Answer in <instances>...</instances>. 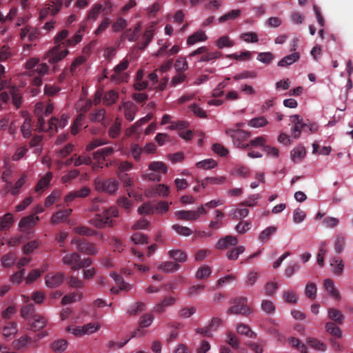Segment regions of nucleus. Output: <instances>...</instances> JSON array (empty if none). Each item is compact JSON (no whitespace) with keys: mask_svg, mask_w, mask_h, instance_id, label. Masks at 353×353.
I'll list each match as a JSON object with an SVG mask.
<instances>
[{"mask_svg":"<svg viewBox=\"0 0 353 353\" xmlns=\"http://www.w3.org/2000/svg\"><path fill=\"white\" fill-rule=\"evenodd\" d=\"M325 328L327 332H329L336 338H341L342 336V332L341 329L334 323H327L325 325Z\"/></svg>","mask_w":353,"mask_h":353,"instance_id":"obj_46","label":"nucleus"},{"mask_svg":"<svg viewBox=\"0 0 353 353\" xmlns=\"http://www.w3.org/2000/svg\"><path fill=\"white\" fill-rule=\"evenodd\" d=\"M90 189L86 186L81 188L79 190L70 192L64 199H77L79 197L84 198L89 195Z\"/></svg>","mask_w":353,"mask_h":353,"instance_id":"obj_35","label":"nucleus"},{"mask_svg":"<svg viewBox=\"0 0 353 353\" xmlns=\"http://www.w3.org/2000/svg\"><path fill=\"white\" fill-rule=\"evenodd\" d=\"M110 275L114 280L116 285L118 286V288H111L110 291L112 294H117L121 290L128 292L133 288L132 284L125 282L123 278L116 272H111Z\"/></svg>","mask_w":353,"mask_h":353,"instance_id":"obj_11","label":"nucleus"},{"mask_svg":"<svg viewBox=\"0 0 353 353\" xmlns=\"http://www.w3.org/2000/svg\"><path fill=\"white\" fill-rule=\"evenodd\" d=\"M63 6V0H51V4L48 7V11L52 15L57 14Z\"/></svg>","mask_w":353,"mask_h":353,"instance_id":"obj_60","label":"nucleus"},{"mask_svg":"<svg viewBox=\"0 0 353 353\" xmlns=\"http://www.w3.org/2000/svg\"><path fill=\"white\" fill-rule=\"evenodd\" d=\"M247 298H241V302L239 304H236L232 307H231L228 310V313L234 314H243V315H249L252 313V310L247 305H244V303L247 302Z\"/></svg>","mask_w":353,"mask_h":353,"instance_id":"obj_14","label":"nucleus"},{"mask_svg":"<svg viewBox=\"0 0 353 353\" xmlns=\"http://www.w3.org/2000/svg\"><path fill=\"white\" fill-rule=\"evenodd\" d=\"M96 190L103 192L108 194H113L118 189L119 182L113 178L102 179L97 178L94 181Z\"/></svg>","mask_w":353,"mask_h":353,"instance_id":"obj_5","label":"nucleus"},{"mask_svg":"<svg viewBox=\"0 0 353 353\" xmlns=\"http://www.w3.org/2000/svg\"><path fill=\"white\" fill-rule=\"evenodd\" d=\"M121 122L119 118L114 120V122L110 126L108 130L109 136L113 139L119 137L121 132Z\"/></svg>","mask_w":353,"mask_h":353,"instance_id":"obj_41","label":"nucleus"},{"mask_svg":"<svg viewBox=\"0 0 353 353\" xmlns=\"http://www.w3.org/2000/svg\"><path fill=\"white\" fill-rule=\"evenodd\" d=\"M316 220H321L322 225L326 228H334L339 223V219L336 217L325 216V213L319 212L316 216Z\"/></svg>","mask_w":353,"mask_h":353,"instance_id":"obj_17","label":"nucleus"},{"mask_svg":"<svg viewBox=\"0 0 353 353\" xmlns=\"http://www.w3.org/2000/svg\"><path fill=\"white\" fill-rule=\"evenodd\" d=\"M71 243L75 245L77 249L84 254L95 255L98 253V249L93 243L74 239L71 241Z\"/></svg>","mask_w":353,"mask_h":353,"instance_id":"obj_7","label":"nucleus"},{"mask_svg":"<svg viewBox=\"0 0 353 353\" xmlns=\"http://www.w3.org/2000/svg\"><path fill=\"white\" fill-rule=\"evenodd\" d=\"M277 231V228L276 226H268L265 228L259 236V241L261 243L267 242L271 236L274 234Z\"/></svg>","mask_w":353,"mask_h":353,"instance_id":"obj_31","label":"nucleus"},{"mask_svg":"<svg viewBox=\"0 0 353 353\" xmlns=\"http://www.w3.org/2000/svg\"><path fill=\"white\" fill-rule=\"evenodd\" d=\"M292 123H294V126L292 129L293 136L295 139L300 137L301 131H305L307 124L303 122V119L299 115L294 114L290 117Z\"/></svg>","mask_w":353,"mask_h":353,"instance_id":"obj_12","label":"nucleus"},{"mask_svg":"<svg viewBox=\"0 0 353 353\" xmlns=\"http://www.w3.org/2000/svg\"><path fill=\"white\" fill-rule=\"evenodd\" d=\"M291 159L292 161H301L306 154V150L303 145H298L291 151Z\"/></svg>","mask_w":353,"mask_h":353,"instance_id":"obj_30","label":"nucleus"},{"mask_svg":"<svg viewBox=\"0 0 353 353\" xmlns=\"http://www.w3.org/2000/svg\"><path fill=\"white\" fill-rule=\"evenodd\" d=\"M205 210L203 206L199 208L197 210H179L175 212V216L179 219L188 221L196 220L202 214H205Z\"/></svg>","mask_w":353,"mask_h":353,"instance_id":"obj_10","label":"nucleus"},{"mask_svg":"<svg viewBox=\"0 0 353 353\" xmlns=\"http://www.w3.org/2000/svg\"><path fill=\"white\" fill-rule=\"evenodd\" d=\"M245 251V248L243 245H239L234 249L230 250L226 253V257L229 260H236L239 256Z\"/></svg>","mask_w":353,"mask_h":353,"instance_id":"obj_50","label":"nucleus"},{"mask_svg":"<svg viewBox=\"0 0 353 353\" xmlns=\"http://www.w3.org/2000/svg\"><path fill=\"white\" fill-rule=\"evenodd\" d=\"M103 5L100 3L94 4L88 12L86 19L88 20L95 21L99 14L102 12Z\"/></svg>","mask_w":353,"mask_h":353,"instance_id":"obj_48","label":"nucleus"},{"mask_svg":"<svg viewBox=\"0 0 353 353\" xmlns=\"http://www.w3.org/2000/svg\"><path fill=\"white\" fill-rule=\"evenodd\" d=\"M118 98V93L111 90L107 92L103 97V103L107 105H110L114 103Z\"/></svg>","mask_w":353,"mask_h":353,"instance_id":"obj_54","label":"nucleus"},{"mask_svg":"<svg viewBox=\"0 0 353 353\" xmlns=\"http://www.w3.org/2000/svg\"><path fill=\"white\" fill-rule=\"evenodd\" d=\"M236 330L239 334L245 335L249 338L256 337V334L252 332L247 325L240 324L237 325Z\"/></svg>","mask_w":353,"mask_h":353,"instance_id":"obj_59","label":"nucleus"},{"mask_svg":"<svg viewBox=\"0 0 353 353\" xmlns=\"http://www.w3.org/2000/svg\"><path fill=\"white\" fill-rule=\"evenodd\" d=\"M18 332L17 324L13 322L7 323L3 327V335L6 339H12Z\"/></svg>","mask_w":353,"mask_h":353,"instance_id":"obj_28","label":"nucleus"},{"mask_svg":"<svg viewBox=\"0 0 353 353\" xmlns=\"http://www.w3.org/2000/svg\"><path fill=\"white\" fill-rule=\"evenodd\" d=\"M13 222L14 219L11 214L8 213L5 214L3 217L0 218V231L9 229Z\"/></svg>","mask_w":353,"mask_h":353,"instance_id":"obj_44","label":"nucleus"},{"mask_svg":"<svg viewBox=\"0 0 353 353\" xmlns=\"http://www.w3.org/2000/svg\"><path fill=\"white\" fill-rule=\"evenodd\" d=\"M208 39L207 35L203 30H198L190 37L187 39V44L189 46L194 45L199 41H205Z\"/></svg>","mask_w":353,"mask_h":353,"instance_id":"obj_27","label":"nucleus"},{"mask_svg":"<svg viewBox=\"0 0 353 353\" xmlns=\"http://www.w3.org/2000/svg\"><path fill=\"white\" fill-rule=\"evenodd\" d=\"M10 95L12 99V103L16 106L17 108L21 107L22 103V98L19 92V90L14 87H12L10 90Z\"/></svg>","mask_w":353,"mask_h":353,"instance_id":"obj_58","label":"nucleus"},{"mask_svg":"<svg viewBox=\"0 0 353 353\" xmlns=\"http://www.w3.org/2000/svg\"><path fill=\"white\" fill-rule=\"evenodd\" d=\"M225 133L232 139L233 145L242 150H248V145L246 141L250 137L251 133L248 131L239 128H228Z\"/></svg>","mask_w":353,"mask_h":353,"instance_id":"obj_1","label":"nucleus"},{"mask_svg":"<svg viewBox=\"0 0 353 353\" xmlns=\"http://www.w3.org/2000/svg\"><path fill=\"white\" fill-rule=\"evenodd\" d=\"M170 257L172 258L177 262L184 263L187 260V255L180 250H172L169 251Z\"/></svg>","mask_w":353,"mask_h":353,"instance_id":"obj_45","label":"nucleus"},{"mask_svg":"<svg viewBox=\"0 0 353 353\" xmlns=\"http://www.w3.org/2000/svg\"><path fill=\"white\" fill-rule=\"evenodd\" d=\"M32 339L27 335L21 336L18 339L13 341V347L17 350H21L27 347L31 343Z\"/></svg>","mask_w":353,"mask_h":353,"instance_id":"obj_36","label":"nucleus"},{"mask_svg":"<svg viewBox=\"0 0 353 353\" xmlns=\"http://www.w3.org/2000/svg\"><path fill=\"white\" fill-rule=\"evenodd\" d=\"M217 165L216 162L212 159H207L196 163V165L198 168L209 170L214 168Z\"/></svg>","mask_w":353,"mask_h":353,"instance_id":"obj_57","label":"nucleus"},{"mask_svg":"<svg viewBox=\"0 0 353 353\" xmlns=\"http://www.w3.org/2000/svg\"><path fill=\"white\" fill-rule=\"evenodd\" d=\"M266 139L264 137H256L251 141H250L249 143H248V149L250 150V148H261L263 150L264 147L265 146Z\"/></svg>","mask_w":353,"mask_h":353,"instance_id":"obj_52","label":"nucleus"},{"mask_svg":"<svg viewBox=\"0 0 353 353\" xmlns=\"http://www.w3.org/2000/svg\"><path fill=\"white\" fill-rule=\"evenodd\" d=\"M71 212L72 210L70 208L59 210L53 214L51 219V222L53 224H58L60 222L65 221Z\"/></svg>","mask_w":353,"mask_h":353,"instance_id":"obj_29","label":"nucleus"},{"mask_svg":"<svg viewBox=\"0 0 353 353\" xmlns=\"http://www.w3.org/2000/svg\"><path fill=\"white\" fill-rule=\"evenodd\" d=\"M325 290L328 296L334 300L339 301L341 299L339 292L335 286L334 281L331 279H326L323 281Z\"/></svg>","mask_w":353,"mask_h":353,"instance_id":"obj_16","label":"nucleus"},{"mask_svg":"<svg viewBox=\"0 0 353 353\" xmlns=\"http://www.w3.org/2000/svg\"><path fill=\"white\" fill-rule=\"evenodd\" d=\"M157 268L159 271H161L163 272L171 273L178 270L179 268V265L177 263H175L172 261H166L161 263L158 265Z\"/></svg>","mask_w":353,"mask_h":353,"instance_id":"obj_32","label":"nucleus"},{"mask_svg":"<svg viewBox=\"0 0 353 353\" xmlns=\"http://www.w3.org/2000/svg\"><path fill=\"white\" fill-rule=\"evenodd\" d=\"M149 172L143 174V179L153 181H160L161 180V174H166L168 167L162 161H152L148 165Z\"/></svg>","mask_w":353,"mask_h":353,"instance_id":"obj_2","label":"nucleus"},{"mask_svg":"<svg viewBox=\"0 0 353 353\" xmlns=\"http://www.w3.org/2000/svg\"><path fill=\"white\" fill-rule=\"evenodd\" d=\"M129 65V62L126 59H123L119 64H117L114 68V74L110 77L112 81L116 83H120L123 81V78L121 73L125 70Z\"/></svg>","mask_w":353,"mask_h":353,"instance_id":"obj_15","label":"nucleus"},{"mask_svg":"<svg viewBox=\"0 0 353 353\" xmlns=\"http://www.w3.org/2000/svg\"><path fill=\"white\" fill-rule=\"evenodd\" d=\"M128 26V22L125 19L120 17L114 21L112 26V31L119 32L124 30Z\"/></svg>","mask_w":353,"mask_h":353,"instance_id":"obj_63","label":"nucleus"},{"mask_svg":"<svg viewBox=\"0 0 353 353\" xmlns=\"http://www.w3.org/2000/svg\"><path fill=\"white\" fill-rule=\"evenodd\" d=\"M176 301V299L173 296L165 297L160 303L154 305L153 311L159 314L163 313L167 307L172 306Z\"/></svg>","mask_w":353,"mask_h":353,"instance_id":"obj_19","label":"nucleus"},{"mask_svg":"<svg viewBox=\"0 0 353 353\" xmlns=\"http://www.w3.org/2000/svg\"><path fill=\"white\" fill-rule=\"evenodd\" d=\"M157 200L149 201L139 207L137 211L140 214H150L157 212L163 213L168 210L169 203L167 201L156 202Z\"/></svg>","mask_w":353,"mask_h":353,"instance_id":"obj_3","label":"nucleus"},{"mask_svg":"<svg viewBox=\"0 0 353 353\" xmlns=\"http://www.w3.org/2000/svg\"><path fill=\"white\" fill-rule=\"evenodd\" d=\"M118 210L116 208H111L105 210L102 214H97L91 221L92 223L97 228H104L105 226H112L113 221L112 218L118 216Z\"/></svg>","mask_w":353,"mask_h":353,"instance_id":"obj_4","label":"nucleus"},{"mask_svg":"<svg viewBox=\"0 0 353 353\" xmlns=\"http://www.w3.org/2000/svg\"><path fill=\"white\" fill-rule=\"evenodd\" d=\"M41 242L39 240H34L25 244L23 247V253L26 254L33 252L39 246Z\"/></svg>","mask_w":353,"mask_h":353,"instance_id":"obj_64","label":"nucleus"},{"mask_svg":"<svg viewBox=\"0 0 353 353\" xmlns=\"http://www.w3.org/2000/svg\"><path fill=\"white\" fill-rule=\"evenodd\" d=\"M299 57L300 56L298 52H294L291 54L287 55L278 62V66L286 67L288 65H290L294 63V62L297 61Z\"/></svg>","mask_w":353,"mask_h":353,"instance_id":"obj_33","label":"nucleus"},{"mask_svg":"<svg viewBox=\"0 0 353 353\" xmlns=\"http://www.w3.org/2000/svg\"><path fill=\"white\" fill-rule=\"evenodd\" d=\"M328 317L340 325L343 323L344 320V316L341 311L334 307L328 310Z\"/></svg>","mask_w":353,"mask_h":353,"instance_id":"obj_38","label":"nucleus"},{"mask_svg":"<svg viewBox=\"0 0 353 353\" xmlns=\"http://www.w3.org/2000/svg\"><path fill=\"white\" fill-rule=\"evenodd\" d=\"M38 221L39 217L34 215L24 217L19 223V228L21 231L27 230L36 225Z\"/></svg>","mask_w":353,"mask_h":353,"instance_id":"obj_22","label":"nucleus"},{"mask_svg":"<svg viewBox=\"0 0 353 353\" xmlns=\"http://www.w3.org/2000/svg\"><path fill=\"white\" fill-rule=\"evenodd\" d=\"M305 293L307 298L314 300L316 297L317 287L314 283L310 282L307 283L305 288Z\"/></svg>","mask_w":353,"mask_h":353,"instance_id":"obj_51","label":"nucleus"},{"mask_svg":"<svg viewBox=\"0 0 353 353\" xmlns=\"http://www.w3.org/2000/svg\"><path fill=\"white\" fill-rule=\"evenodd\" d=\"M46 323V319L43 316L39 314L34 315L30 330L34 332L39 330L44 327Z\"/></svg>","mask_w":353,"mask_h":353,"instance_id":"obj_34","label":"nucleus"},{"mask_svg":"<svg viewBox=\"0 0 353 353\" xmlns=\"http://www.w3.org/2000/svg\"><path fill=\"white\" fill-rule=\"evenodd\" d=\"M331 272L336 276L343 274L345 265L343 259L339 256H334L330 259Z\"/></svg>","mask_w":353,"mask_h":353,"instance_id":"obj_13","label":"nucleus"},{"mask_svg":"<svg viewBox=\"0 0 353 353\" xmlns=\"http://www.w3.org/2000/svg\"><path fill=\"white\" fill-rule=\"evenodd\" d=\"M146 305L143 302H137L132 304L128 309V312L131 315L137 314L145 310Z\"/></svg>","mask_w":353,"mask_h":353,"instance_id":"obj_56","label":"nucleus"},{"mask_svg":"<svg viewBox=\"0 0 353 353\" xmlns=\"http://www.w3.org/2000/svg\"><path fill=\"white\" fill-rule=\"evenodd\" d=\"M238 243V239L234 236L228 235L220 239L217 243L216 248L219 250L228 248L231 245H236Z\"/></svg>","mask_w":353,"mask_h":353,"instance_id":"obj_20","label":"nucleus"},{"mask_svg":"<svg viewBox=\"0 0 353 353\" xmlns=\"http://www.w3.org/2000/svg\"><path fill=\"white\" fill-rule=\"evenodd\" d=\"M114 152V149L112 147H106L98 150L93 153V158L95 160H105V157L111 155Z\"/></svg>","mask_w":353,"mask_h":353,"instance_id":"obj_26","label":"nucleus"},{"mask_svg":"<svg viewBox=\"0 0 353 353\" xmlns=\"http://www.w3.org/2000/svg\"><path fill=\"white\" fill-rule=\"evenodd\" d=\"M241 14V10H232L219 18V23H222L228 20L235 19Z\"/></svg>","mask_w":353,"mask_h":353,"instance_id":"obj_49","label":"nucleus"},{"mask_svg":"<svg viewBox=\"0 0 353 353\" xmlns=\"http://www.w3.org/2000/svg\"><path fill=\"white\" fill-rule=\"evenodd\" d=\"M21 131L24 138L28 139L32 135L31 119L26 118L21 127Z\"/></svg>","mask_w":353,"mask_h":353,"instance_id":"obj_61","label":"nucleus"},{"mask_svg":"<svg viewBox=\"0 0 353 353\" xmlns=\"http://www.w3.org/2000/svg\"><path fill=\"white\" fill-rule=\"evenodd\" d=\"M346 238L342 234H337L333 239V247L336 254L341 253L345 247Z\"/></svg>","mask_w":353,"mask_h":353,"instance_id":"obj_24","label":"nucleus"},{"mask_svg":"<svg viewBox=\"0 0 353 353\" xmlns=\"http://www.w3.org/2000/svg\"><path fill=\"white\" fill-rule=\"evenodd\" d=\"M105 109H99L90 114V119L93 122H100L103 125H106L105 122Z\"/></svg>","mask_w":353,"mask_h":353,"instance_id":"obj_37","label":"nucleus"},{"mask_svg":"<svg viewBox=\"0 0 353 353\" xmlns=\"http://www.w3.org/2000/svg\"><path fill=\"white\" fill-rule=\"evenodd\" d=\"M68 122V117L65 114L61 115L60 119L56 117L50 119L48 123V130L56 131L57 128H63L65 126Z\"/></svg>","mask_w":353,"mask_h":353,"instance_id":"obj_21","label":"nucleus"},{"mask_svg":"<svg viewBox=\"0 0 353 353\" xmlns=\"http://www.w3.org/2000/svg\"><path fill=\"white\" fill-rule=\"evenodd\" d=\"M124 114L125 119L129 121H132L134 119L135 114L138 111L137 107L132 103H125L123 105Z\"/></svg>","mask_w":353,"mask_h":353,"instance_id":"obj_25","label":"nucleus"},{"mask_svg":"<svg viewBox=\"0 0 353 353\" xmlns=\"http://www.w3.org/2000/svg\"><path fill=\"white\" fill-rule=\"evenodd\" d=\"M82 298V294L78 292H73L68 295H65L63 297L61 300V303L63 305H68L72 303L75 301H78L81 300Z\"/></svg>","mask_w":353,"mask_h":353,"instance_id":"obj_53","label":"nucleus"},{"mask_svg":"<svg viewBox=\"0 0 353 353\" xmlns=\"http://www.w3.org/2000/svg\"><path fill=\"white\" fill-rule=\"evenodd\" d=\"M17 260V256L13 252H9L3 255L1 259V265L4 268L12 267Z\"/></svg>","mask_w":353,"mask_h":353,"instance_id":"obj_39","label":"nucleus"},{"mask_svg":"<svg viewBox=\"0 0 353 353\" xmlns=\"http://www.w3.org/2000/svg\"><path fill=\"white\" fill-rule=\"evenodd\" d=\"M326 254V243L325 241H323L319 245V251L316 255V262L321 267L324 266V259Z\"/></svg>","mask_w":353,"mask_h":353,"instance_id":"obj_40","label":"nucleus"},{"mask_svg":"<svg viewBox=\"0 0 353 353\" xmlns=\"http://www.w3.org/2000/svg\"><path fill=\"white\" fill-rule=\"evenodd\" d=\"M215 43L219 49L231 48L234 45V42L228 36L221 37L216 41Z\"/></svg>","mask_w":353,"mask_h":353,"instance_id":"obj_42","label":"nucleus"},{"mask_svg":"<svg viewBox=\"0 0 353 353\" xmlns=\"http://www.w3.org/2000/svg\"><path fill=\"white\" fill-rule=\"evenodd\" d=\"M101 327V325L98 323H89L82 325V330L84 335H90L97 332Z\"/></svg>","mask_w":353,"mask_h":353,"instance_id":"obj_43","label":"nucleus"},{"mask_svg":"<svg viewBox=\"0 0 353 353\" xmlns=\"http://www.w3.org/2000/svg\"><path fill=\"white\" fill-rule=\"evenodd\" d=\"M64 281V274L62 272H50L45 276V283L48 288H57Z\"/></svg>","mask_w":353,"mask_h":353,"instance_id":"obj_8","label":"nucleus"},{"mask_svg":"<svg viewBox=\"0 0 353 353\" xmlns=\"http://www.w3.org/2000/svg\"><path fill=\"white\" fill-rule=\"evenodd\" d=\"M169 187L161 183L152 185L145 191L146 196L150 197H166L169 196Z\"/></svg>","mask_w":353,"mask_h":353,"instance_id":"obj_9","label":"nucleus"},{"mask_svg":"<svg viewBox=\"0 0 353 353\" xmlns=\"http://www.w3.org/2000/svg\"><path fill=\"white\" fill-rule=\"evenodd\" d=\"M79 254L71 253L65 254L62 259V262L63 264L70 266L73 270H79Z\"/></svg>","mask_w":353,"mask_h":353,"instance_id":"obj_18","label":"nucleus"},{"mask_svg":"<svg viewBox=\"0 0 353 353\" xmlns=\"http://www.w3.org/2000/svg\"><path fill=\"white\" fill-rule=\"evenodd\" d=\"M50 346H51V348L54 352H64L66 350V348L68 347V343L64 339H59V340H57V341H54V342H52L51 343Z\"/></svg>","mask_w":353,"mask_h":353,"instance_id":"obj_55","label":"nucleus"},{"mask_svg":"<svg viewBox=\"0 0 353 353\" xmlns=\"http://www.w3.org/2000/svg\"><path fill=\"white\" fill-rule=\"evenodd\" d=\"M212 274V270L210 266L204 265L201 266L196 272V278L198 279H203L209 277Z\"/></svg>","mask_w":353,"mask_h":353,"instance_id":"obj_47","label":"nucleus"},{"mask_svg":"<svg viewBox=\"0 0 353 353\" xmlns=\"http://www.w3.org/2000/svg\"><path fill=\"white\" fill-rule=\"evenodd\" d=\"M61 44H57L46 54L45 59L54 64L64 59L69 53L68 50H61Z\"/></svg>","mask_w":353,"mask_h":353,"instance_id":"obj_6","label":"nucleus"},{"mask_svg":"<svg viewBox=\"0 0 353 353\" xmlns=\"http://www.w3.org/2000/svg\"><path fill=\"white\" fill-rule=\"evenodd\" d=\"M248 214V210L246 208H236L230 211V215L236 219H240L247 216Z\"/></svg>","mask_w":353,"mask_h":353,"instance_id":"obj_62","label":"nucleus"},{"mask_svg":"<svg viewBox=\"0 0 353 353\" xmlns=\"http://www.w3.org/2000/svg\"><path fill=\"white\" fill-rule=\"evenodd\" d=\"M52 178V172H48L43 176L37 183L34 190L39 194L42 192L50 185V181Z\"/></svg>","mask_w":353,"mask_h":353,"instance_id":"obj_23","label":"nucleus"}]
</instances>
